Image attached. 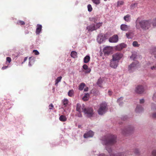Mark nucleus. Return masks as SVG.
Here are the masks:
<instances>
[{"instance_id":"f257e3e1","label":"nucleus","mask_w":156,"mask_h":156,"mask_svg":"<svg viewBox=\"0 0 156 156\" xmlns=\"http://www.w3.org/2000/svg\"><path fill=\"white\" fill-rule=\"evenodd\" d=\"M116 136L112 134H108L101 137L100 138L101 143L103 145L106 146V149L109 154L110 156H126L125 152H121L115 154L112 152V150L111 147H108V145H112L115 144L116 142Z\"/></svg>"},{"instance_id":"f03ea898","label":"nucleus","mask_w":156,"mask_h":156,"mask_svg":"<svg viewBox=\"0 0 156 156\" xmlns=\"http://www.w3.org/2000/svg\"><path fill=\"white\" fill-rule=\"evenodd\" d=\"M152 23V22L150 20L140 21L137 19L136 22V27L137 29H140L141 27L143 30H146L150 28Z\"/></svg>"},{"instance_id":"7ed1b4c3","label":"nucleus","mask_w":156,"mask_h":156,"mask_svg":"<svg viewBox=\"0 0 156 156\" xmlns=\"http://www.w3.org/2000/svg\"><path fill=\"white\" fill-rule=\"evenodd\" d=\"M108 108L107 103L103 102L101 103L100 107L98 110V113L99 115H102L105 114L107 111Z\"/></svg>"},{"instance_id":"20e7f679","label":"nucleus","mask_w":156,"mask_h":156,"mask_svg":"<svg viewBox=\"0 0 156 156\" xmlns=\"http://www.w3.org/2000/svg\"><path fill=\"white\" fill-rule=\"evenodd\" d=\"M134 129V127L132 125H129L121 130L122 133L124 135H126L133 131Z\"/></svg>"},{"instance_id":"39448f33","label":"nucleus","mask_w":156,"mask_h":156,"mask_svg":"<svg viewBox=\"0 0 156 156\" xmlns=\"http://www.w3.org/2000/svg\"><path fill=\"white\" fill-rule=\"evenodd\" d=\"M85 116L88 117H92L93 114V110L92 108H85L83 110Z\"/></svg>"},{"instance_id":"423d86ee","label":"nucleus","mask_w":156,"mask_h":156,"mask_svg":"<svg viewBox=\"0 0 156 156\" xmlns=\"http://www.w3.org/2000/svg\"><path fill=\"white\" fill-rule=\"evenodd\" d=\"M139 66V64L138 62H133L128 67L129 70L130 72H132L136 69Z\"/></svg>"},{"instance_id":"0eeeda50","label":"nucleus","mask_w":156,"mask_h":156,"mask_svg":"<svg viewBox=\"0 0 156 156\" xmlns=\"http://www.w3.org/2000/svg\"><path fill=\"white\" fill-rule=\"evenodd\" d=\"M146 88V87H144L142 85H139L136 87L135 91L136 93L141 94L144 92Z\"/></svg>"},{"instance_id":"6e6552de","label":"nucleus","mask_w":156,"mask_h":156,"mask_svg":"<svg viewBox=\"0 0 156 156\" xmlns=\"http://www.w3.org/2000/svg\"><path fill=\"white\" fill-rule=\"evenodd\" d=\"M123 55L120 52H117L114 54L112 55V59L114 60L119 62V60L122 57Z\"/></svg>"},{"instance_id":"1a4fd4ad","label":"nucleus","mask_w":156,"mask_h":156,"mask_svg":"<svg viewBox=\"0 0 156 156\" xmlns=\"http://www.w3.org/2000/svg\"><path fill=\"white\" fill-rule=\"evenodd\" d=\"M94 132L91 130H90L86 133L83 135L85 138H87L92 137L94 135Z\"/></svg>"},{"instance_id":"9d476101","label":"nucleus","mask_w":156,"mask_h":156,"mask_svg":"<svg viewBox=\"0 0 156 156\" xmlns=\"http://www.w3.org/2000/svg\"><path fill=\"white\" fill-rule=\"evenodd\" d=\"M144 111V108L140 105H137L135 109V111L137 113H141Z\"/></svg>"},{"instance_id":"9b49d317","label":"nucleus","mask_w":156,"mask_h":156,"mask_svg":"<svg viewBox=\"0 0 156 156\" xmlns=\"http://www.w3.org/2000/svg\"><path fill=\"white\" fill-rule=\"evenodd\" d=\"M118 62H119L112 59L111 60L110 66L112 68H116L118 66Z\"/></svg>"},{"instance_id":"f8f14e48","label":"nucleus","mask_w":156,"mask_h":156,"mask_svg":"<svg viewBox=\"0 0 156 156\" xmlns=\"http://www.w3.org/2000/svg\"><path fill=\"white\" fill-rule=\"evenodd\" d=\"M85 108H84L83 105L82 106L79 103L76 105V110L79 112H83V110Z\"/></svg>"},{"instance_id":"ddd939ff","label":"nucleus","mask_w":156,"mask_h":156,"mask_svg":"<svg viewBox=\"0 0 156 156\" xmlns=\"http://www.w3.org/2000/svg\"><path fill=\"white\" fill-rule=\"evenodd\" d=\"M109 41L110 42H116L118 40V37L117 35H114L110 38Z\"/></svg>"},{"instance_id":"4468645a","label":"nucleus","mask_w":156,"mask_h":156,"mask_svg":"<svg viewBox=\"0 0 156 156\" xmlns=\"http://www.w3.org/2000/svg\"><path fill=\"white\" fill-rule=\"evenodd\" d=\"M120 29L122 31H127L130 29V26L125 24H122L120 26Z\"/></svg>"},{"instance_id":"2eb2a0df","label":"nucleus","mask_w":156,"mask_h":156,"mask_svg":"<svg viewBox=\"0 0 156 156\" xmlns=\"http://www.w3.org/2000/svg\"><path fill=\"white\" fill-rule=\"evenodd\" d=\"M83 68L85 70V71H84L83 72L86 74L89 73L91 72V69L90 68H88V66L86 64H84L83 66Z\"/></svg>"},{"instance_id":"dca6fc26","label":"nucleus","mask_w":156,"mask_h":156,"mask_svg":"<svg viewBox=\"0 0 156 156\" xmlns=\"http://www.w3.org/2000/svg\"><path fill=\"white\" fill-rule=\"evenodd\" d=\"M112 51V48L110 46H106L103 49V51L105 54H108Z\"/></svg>"},{"instance_id":"f3484780","label":"nucleus","mask_w":156,"mask_h":156,"mask_svg":"<svg viewBox=\"0 0 156 156\" xmlns=\"http://www.w3.org/2000/svg\"><path fill=\"white\" fill-rule=\"evenodd\" d=\"M87 29L89 31H93L96 30L95 25L94 24L87 26Z\"/></svg>"},{"instance_id":"a211bd4d","label":"nucleus","mask_w":156,"mask_h":156,"mask_svg":"<svg viewBox=\"0 0 156 156\" xmlns=\"http://www.w3.org/2000/svg\"><path fill=\"white\" fill-rule=\"evenodd\" d=\"M62 103L64 107H66L70 104V102L69 101L68 99L66 98H64L63 99L62 101Z\"/></svg>"},{"instance_id":"6ab92c4d","label":"nucleus","mask_w":156,"mask_h":156,"mask_svg":"<svg viewBox=\"0 0 156 156\" xmlns=\"http://www.w3.org/2000/svg\"><path fill=\"white\" fill-rule=\"evenodd\" d=\"M37 28L36 30V33L37 34H39L41 30L42 26L40 24L37 25Z\"/></svg>"},{"instance_id":"aec40b11","label":"nucleus","mask_w":156,"mask_h":156,"mask_svg":"<svg viewBox=\"0 0 156 156\" xmlns=\"http://www.w3.org/2000/svg\"><path fill=\"white\" fill-rule=\"evenodd\" d=\"M59 119L61 121L65 122L66 121L67 118L65 116L62 115L59 117Z\"/></svg>"},{"instance_id":"412c9836","label":"nucleus","mask_w":156,"mask_h":156,"mask_svg":"<svg viewBox=\"0 0 156 156\" xmlns=\"http://www.w3.org/2000/svg\"><path fill=\"white\" fill-rule=\"evenodd\" d=\"M124 19L125 21L127 22H129L130 19V15L129 14H127L126 16H125L124 17Z\"/></svg>"},{"instance_id":"4be33fe9","label":"nucleus","mask_w":156,"mask_h":156,"mask_svg":"<svg viewBox=\"0 0 156 156\" xmlns=\"http://www.w3.org/2000/svg\"><path fill=\"white\" fill-rule=\"evenodd\" d=\"M90 57L89 55L86 56L84 58V62L85 63H88L90 60Z\"/></svg>"},{"instance_id":"5701e85b","label":"nucleus","mask_w":156,"mask_h":156,"mask_svg":"<svg viewBox=\"0 0 156 156\" xmlns=\"http://www.w3.org/2000/svg\"><path fill=\"white\" fill-rule=\"evenodd\" d=\"M77 53L75 51H73L71 52V56L74 58L77 57Z\"/></svg>"},{"instance_id":"b1692460","label":"nucleus","mask_w":156,"mask_h":156,"mask_svg":"<svg viewBox=\"0 0 156 156\" xmlns=\"http://www.w3.org/2000/svg\"><path fill=\"white\" fill-rule=\"evenodd\" d=\"M85 86V84L84 83H81L79 86V90H83Z\"/></svg>"},{"instance_id":"393cba45","label":"nucleus","mask_w":156,"mask_h":156,"mask_svg":"<svg viewBox=\"0 0 156 156\" xmlns=\"http://www.w3.org/2000/svg\"><path fill=\"white\" fill-rule=\"evenodd\" d=\"M62 78V77L61 76L58 77L55 81V84L57 85L58 83L61 81Z\"/></svg>"},{"instance_id":"a878e982","label":"nucleus","mask_w":156,"mask_h":156,"mask_svg":"<svg viewBox=\"0 0 156 156\" xmlns=\"http://www.w3.org/2000/svg\"><path fill=\"white\" fill-rule=\"evenodd\" d=\"M74 93V90H70L68 92V96L70 97H72L73 96Z\"/></svg>"},{"instance_id":"bb28decb","label":"nucleus","mask_w":156,"mask_h":156,"mask_svg":"<svg viewBox=\"0 0 156 156\" xmlns=\"http://www.w3.org/2000/svg\"><path fill=\"white\" fill-rule=\"evenodd\" d=\"M123 98H119L117 100V102L119 103L120 106H122L123 104L122 102Z\"/></svg>"},{"instance_id":"cd10ccee","label":"nucleus","mask_w":156,"mask_h":156,"mask_svg":"<svg viewBox=\"0 0 156 156\" xmlns=\"http://www.w3.org/2000/svg\"><path fill=\"white\" fill-rule=\"evenodd\" d=\"M102 83V80L100 78L98 80L97 82V84L100 87H101V84Z\"/></svg>"},{"instance_id":"c85d7f7f","label":"nucleus","mask_w":156,"mask_h":156,"mask_svg":"<svg viewBox=\"0 0 156 156\" xmlns=\"http://www.w3.org/2000/svg\"><path fill=\"white\" fill-rule=\"evenodd\" d=\"M102 23H97L96 25V26H95L96 30L99 28L102 25Z\"/></svg>"},{"instance_id":"c756f323","label":"nucleus","mask_w":156,"mask_h":156,"mask_svg":"<svg viewBox=\"0 0 156 156\" xmlns=\"http://www.w3.org/2000/svg\"><path fill=\"white\" fill-rule=\"evenodd\" d=\"M17 24L19 25H24L25 24V23L23 21L18 20L17 22Z\"/></svg>"},{"instance_id":"7c9ffc66","label":"nucleus","mask_w":156,"mask_h":156,"mask_svg":"<svg viewBox=\"0 0 156 156\" xmlns=\"http://www.w3.org/2000/svg\"><path fill=\"white\" fill-rule=\"evenodd\" d=\"M92 2L96 5H98L100 3V0H92Z\"/></svg>"},{"instance_id":"2f4dec72","label":"nucleus","mask_w":156,"mask_h":156,"mask_svg":"<svg viewBox=\"0 0 156 156\" xmlns=\"http://www.w3.org/2000/svg\"><path fill=\"white\" fill-rule=\"evenodd\" d=\"M133 45L134 47H139V45L138 44L137 42L135 41L133 42Z\"/></svg>"},{"instance_id":"473e14b6","label":"nucleus","mask_w":156,"mask_h":156,"mask_svg":"<svg viewBox=\"0 0 156 156\" xmlns=\"http://www.w3.org/2000/svg\"><path fill=\"white\" fill-rule=\"evenodd\" d=\"M87 8H88V11L90 12H91L92 10V6H91V5L90 4L88 5Z\"/></svg>"},{"instance_id":"72a5a7b5","label":"nucleus","mask_w":156,"mask_h":156,"mask_svg":"<svg viewBox=\"0 0 156 156\" xmlns=\"http://www.w3.org/2000/svg\"><path fill=\"white\" fill-rule=\"evenodd\" d=\"M152 25L153 27H156V17L153 20Z\"/></svg>"},{"instance_id":"f704fd0d","label":"nucleus","mask_w":156,"mask_h":156,"mask_svg":"<svg viewBox=\"0 0 156 156\" xmlns=\"http://www.w3.org/2000/svg\"><path fill=\"white\" fill-rule=\"evenodd\" d=\"M123 4L124 2L122 1H118L117 2V5L119 6L120 5H123Z\"/></svg>"},{"instance_id":"c9c22d12","label":"nucleus","mask_w":156,"mask_h":156,"mask_svg":"<svg viewBox=\"0 0 156 156\" xmlns=\"http://www.w3.org/2000/svg\"><path fill=\"white\" fill-rule=\"evenodd\" d=\"M152 156H156V150H153L151 153Z\"/></svg>"},{"instance_id":"e433bc0d","label":"nucleus","mask_w":156,"mask_h":156,"mask_svg":"<svg viewBox=\"0 0 156 156\" xmlns=\"http://www.w3.org/2000/svg\"><path fill=\"white\" fill-rule=\"evenodd\" d=\"M131 33L128 32L126 34V37L128 38H131L130 36Z\"/></svg>"},{"instance_id":"4c0bfd02","label":"nucleus","mask_w":156,"mask_h":156,"mask_svg":"<svg viewBox=\"0 0 156 156\" xmlns=\"http://www.w3.org/2000/svg\"><path fill=\"white\" fill-rule=\"evenodd\" d=\"M33 52L34 53V54L35 55H39V52L36 50H34L33 51Z\"/></svg>"},{"instance_id":"58836bf2","label":"nucleus","mask_w":156,"mask_h":156,"mask_svg":"<svg viewBox=\"0 0 156 156\" xmlns=\"http://www.w3.org/2000/svg\"><path fill=\"white\" fill-rule=\"evenodd\" d=\"M151 109L153 110L156 109V105L155 104H152L151 105Z\"/></svg>"},{"instance_id":"ea45409f","label":"nucleus","mask_w":156,"mask_h":156,"mask_svg":"<svg viewBox=\"0 0 156 156\" xmlns=\"http://www.w3.org/2000/svg\"><path fill=\"white\" fill-rule=\"evenodd\" d=\"M6 61L7 62H8L9 63H10L11 61V59L10 58L7 57L6 58Z\"/></svg>"},{"instance_id":"a19ab883","label":"nucleus","mask_w":156,"mask_h":156,"mask_svg":"<svg viewBox=\"0 0 156 156\" xmlns=\"http://www.w3.org/2000/svg\"><path fill=\"white\" fill-rule=\"evenodd\" d=\"M49 109L50 110H51L53 109V108L54 107V106L51 103L49 106Z\"/></svg>"},{"instance_id":"79ce46f5","label":"nucleus","mask_w":156,"mask_h":156,"mask_svg":"<svg viewBox=\"0 0 156 156\" xmlns=\"http://www.w3.org/2000/svg\"><path fill=\"white\" fill-rule=\"evenodd\" d=\"M127 118H128V117L127 115L123 116L121 118L123 120H125L127 119Z\"/></svg>"},{"instance_id":"37998d69","label":"nucleus","mask_w":156,"mask_h":156,"mask_svg":"<svg viewBox=\"0 0 156 156\" xmlns=\"http://www.w3.org/2000/svg\"><path fill=\"white\" fill-rule=\"evenodd\" d=\"M152 117L154 119H156V112L153 113L152 115Z\"/></svg>"},{"instance_id":"c03bdc74","label":"nucleus","mask_w":156,"mask_h":156,"mask_svg":"<svg viewBox=\"0 0 156 156\" xmlns=\"http://www.w3.org/2000/svg\"><path fill=\"white\" fill-rule=\"evenodd\" d=\"M89 94L87 93L85 94V95L83 98H87L89 96Z\"/></svg>"},{"instance_id":"a18cd8bd","label":"nucleus","mask_w":156,"mask_h":156,"mask_svg":"<svg viewBox=\"0 0 156 156\" xmlns=\"http://www.w3.org/2000/svg\"><path fill=\"white\" fill-rule=\"evenodd\" d=\"M31 59H32V57H30L29 58V64L30 66H31L30 63H31Z\"/></svg>"},{"instance_id":"49530a36","label":"nucleus","mask_w":156,"mask_h":156,"mask_svg":"<svg viewBox=\"0 0 156 156\" xmlns=\"http://www.w3.org/2000/svg\"><path fill=\"white\" fill-rule=\"evenodd\" d=\"M144 102V99H142L140 100V103L141 104L143 103Z\"/></svg>"},{"instance_id":"de8ad7c7","label":"nucleus","mask_w":156,"mask_h":156,"mask_svg":"<svg viewBox=\"0 0 156 156\" xmlns=\"http://www.w3.org/2000/svg\"><path fill=\"white\" fill-rule=\"evenodd\" d=\"M79 113L77 114V116L79 117H82V114L81 113V112H79Z\"/></svg>"},{"instance_id":"09e8293b","label":"nucleus","mask_w":156,"mask_h":156,"mask_svg":"<svg viewBox=\"0 0 156 156\" xmlns=\"http://www.w3.org/2000/svg\"><path fill=\"white\" fill-rule=\"evenodd\" d=\"M108 93L109 95H112V92L111 91L109 90Z\"/></svg>"},{"instance_id":"8fccbe9b","label":"nucleus","mask_w":156,"mask_h":156,"mask_svg":"<svg viewBox=\"0 0 156 156\" xmlns=\"http://www.w3.org/2000/svg\"><path fill=\"white\" fill-rule=\"evenodd\" d=\"M98 156H105V154L104 153H101L100 154H99Z\"/></svg>"},{"instance_id":"3c124183","label":"nucleus","mask_w":156,"mask_h":156,"mask_svg":"<svg viewBox=\"0 0 156 156\" xmlns=\"http://www.w3.org/2000/svg\"><path fill=\"white\" fill-rule=\"evenodd\" d=\"M8 66H3L2 68V69L4 70V69H6V68H8Z\"/></svg>"},{"instance_id":"603ef678","label":"nucleus","mask_w":156,"mask_h":156,"mask_svg":"<svg viewBox=\"0 0 156 156\" xmlns=\"http://www.w3.org/2000/svg\"><path fill=\"white\" fill-rule=\"evenodd\" d=\"M151 68L152 70L155 69H156V66H153Z\"/></svg>"},{"instance_id":"864d4df0","label":"nucleus","mask_w":156,"mask_h":156,"mask_svg":"<svg viewBox=\"0 0 156 156\" xmlns=\"http://www.w3.org/2000/svg\"><path fill=\"white\" fill-rule=\"evenodd\" d=\"M88 87H86V88H85L84 89V91H88Z\"/></svg>"},{"instance_id":"5fc2aeb1","label":"nucleus","mask_w":156,"mask_h":156,"mask_svg":"<svg viewBox=\"0 0 156 156\" xmlns=\"http://www.w3.org/2000/svg\"><path fill=\"white\" fill-rule=\"evenodd\" d=\"M89 98H82V99L84 101H87L88 100Z\"/></svg>"},{"instance_id":"6e6d98bb","label":"nucleus","mask_w":156,"mask_h":156,"mask_svg":"<svg viewBox=\"0 0 156 156\" xmlns=\"http://www.w3.org/2000/svg\"><path fill=\"white\" fill-rule=\"evenodd\" d=\"M152 52L154 53V52L156 51V47H155L154 49H153L152 50Z\"/></svg>"},{"instance_id":"4d7b16f0","label":"nucleus","mask_w":156,"mask_h":156,"mask_svg":"<svg viewBox=\"0 0 156 156\" xmlns=\"http://www.w3.org/2000/svg\"><path fill=\"white\" fill-rule=\"evenodd\" d=\"M139 152V151L138 149H136L135 150V152L136 153H138Z\"/></svg>"},{"instance_id":"13d9d810","label":"nucleus","mask_w":156,"mask_h":156,"mask_svg":"<svg viewBox=\"0 0 156 156\" xmlns=\"http://www.w3.org/2000/svg\"><path fill=\"white\" fill-rule=\"evenodd\" d=\"M27 57H25L24 58L23 62H25L27 60Z\"/></svg>"},{"instance_id":"bf43d9fd","label":"nucleus","mask_w":156,"mask_h":156,"mask_svg":"<svg viewBox=\"0 0 156 156\" xmlns=\"http://www.w3.org/2000/svg\"><path fill=\"white\" fill-rule=\"evenodd\" d=\"M121 45H122V47L121 48H124L125 47V46L126 45L125 44H122Z\"/></svg>"},{"instance_id":"052dcab7","label":"nucleus","mask_w":156,"mask_h":156,"mask_svg":"<svg viewBox=\"0 0 156 156\" xmlns=\"http://www.w3.org/2000/svg\"><path fill=\"white\" fill-rule=\"evenodd\" d=\"M93 19H94V22L95 23H96V22H95V18H93Z\"/></svg>"},{"instance_id":"680f3d73","label":"nucleus","mask_w":156,"mask_h":156,"mask_svg":"<svg viewBox=\"0 0 156 156\" xmlns=\"http://www.w3.org/2000/svg\"><path fill=\"white\" fill-rule=\"evenodd\" d=\"M133 5H137V4H136V3H134V4H133Z\"/></svg>"},{"instance_id":"e2e57ef3","label":"nucleus","mask_w":156,"mask_h":156,"mask_svg":"<svg viewBox=\"0 0 156 156\" xmlns=\"http://www.w3.org/2000/svg\"><path fill=\"white\" fill-rule=\"evenodd\" d=\"M133 56V55H132V56L131 57V58H132V57Z\"/></svg>"},{"instance_id":"0e129e2a","label":"nucleus","mask_w":156,"mask_h":156,"mask_svg":"<svg viewBox=\"0 0 156 156\" xmlns=\"http://www.w3.org/2000/svg\"><path fill=\"white\" fill-rule=\"evenodd\" d=\"M154 96L155 97V94L154 95Z\"/></svg>"}]
</instances>
